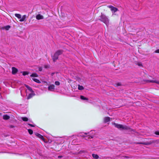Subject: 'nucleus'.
<instances>
[{"mask_svg":"<svg viewBox=\"0 0 159 159\" xmlns=\"http://www.w3.org/2000/svg\"><path fill=\"white\" fill-rule=\"evenodd\" d=\"M99 20L105 23L107 26L109 25V20L107 17L105 15L102 14L99 16Z\"/></svg>","mask_w":159,"mask_h":159,"instance_id":"obj_1","label":"nucleus"},{"mask_svg":"<svg viewBox=\"0 0 159 159\" xmlns=\"http://www.w3.org/2000/svg\"><path fill=\"white\" fill-rule=\"evenodd\" d=\"M62 52L63 51L61 50H58L56 52L52 57V59L54 61H55L58 59V56L61 54Z\"/></svg>","mask_w":159,"mask_h":159,"instance_id":"obj_2","label":"nucleus"},{"mask_svg":"<svg viewBox=\"0 0 159 159\" xmlns=\"http://www.w3.org/2000/svg\"><path fill=\"white\" fill-rule=\"evenodd\" d=\"M92 131L88 133H85L84 134H80V136L85 137V139H87L90 138H92L93 136L92 135H91Z\"/></svg>","mask_w":159,"mask_h":159,"instance_id":"obj_3","label":"nucleus"},{"mask_svg":"<svg viewBox=\"0 0 159 159\" xmlns=\"http://www.w3.org/2000/svg\"><path fill=\"white\" fill-rule=\"evenodd\" d=\"M145 81L147 83H156V84H159V81L157 80H145Z\"/></svg>","mask_w":159,"mask_h":159,"instance_id":"obj_4","label":"nucleus"},{"mask_svg":"<svg viewBox=\"0 0 159 159\" xmlns=\"http://www.w3.org/2000/svg\"><path fill=\"white\" fill-rule=\"evenodd\" d=\"M108 7L111 9V10L113 12H115L117 11L118 9L112 6L109 5L108 6Z\"/></svg>","mask_w":159,"mask_h":159,"instance_id":"obj_5","label":"nucleus"},{"mask_svg":"<svg viewBox=\"0 0 159 159\" xmlns=\"http://www.w3.org/2000/svg\"><path fill=\"white\" fill-rule=\"evenodd\" d=\"M55 89V86L53 84H51L49 86L48 90L51 91H53Z\"/></svg>","mask_w":159,"mask_h":159,"instance_id":"obj_6","label":"nucleus"},{"mask_svg":"<svg viewBox=\"0 0 159 159\" xmlns=\"http://www.w3.org/2000/svg\"><path fill=\"white\" fill-rule=\"evenodd\" d=\"M137 144H143L145 145H148L151 144V143L150 142H137L136 143Z\"/></svg>","mask_w":159,"mask_h":159,"instance_id":"obj_7","label":"nucleus"},{"mask_svg":"<svg viewBox=\"0 0 159 159\" xmlns=\"http://www.w3.org/2000/svg\"><path fill=\"white\" fill-rule=\"evenodd\" d=\"M18 70L15 67H12V73L14 75L16 74Z\"/></svg>","mask_w":159,"mask_h":159,"instance_id":"obj_8","label":"nucleus"},{"mask_svg":"<svg viewBox=\"0 0 159 159\" xmlns=\"http://www.w3.org/2000/svg\"><path fill=\"white\" fill-rule=\"evenodd\" d=\"M114 125H115V127L118 128V129H122V125L119 124H118L114 123Z\"/></svg>","mask_w":159,"mask_h":159,"instance_id":"obj_9","label":"nucleus"},{"mask_svg":"<svg viewBox=\"0 0 159 159\" xmlns=\"http://www.w3.org/2000/svg\"><path fill=\"white\" fill-rule=\"evenodd\" d=\"M121 129L124 130H129L130 129V128L129 127L126 125H122Z\"/></svg>","mask_w":159,"mask_h":159,"instance_id":"obj_10","label":"nucleus"},{"mask_svg":"<svg viewBox=\"0 0 159 159\" xmlns=\"http://www.w3.org/2000/svg\"><path fill=\"white\" fill-rule=\"evenodd\" d=\"M40 139H41L44 143H47L48 142V140L47 139H45L43 136L40 134Z\"/></svg>","mask_w":159,"mask_h":159,"instance_id":"obj_11","label":"nucleus"},{"mask_svg":"<svg viewBox=\"0 0 159 159\" xmlns=\"http://www.w3.org/2000/svg\"><path fill=\"white\" fill-rule=\"evenodd\" d=\"M110 120V118L108 117H106L104 119V121L105 123H107Z\"/></svg>","mask_w":159,"mask_h":159,"instance_id":"obj_12","label":"nucleus"},{"mask_svg":"<svg viewBox=\"0 0 159 159\" xmlns=\"http://www.w3.org/2000/svg\"><path fill=\"white\" fill-rule=\"evenodd\" d=\"M10 28V26L9 25H7L2 27V29L3 30H8Z\"/></svg>","mask_w":159,"mask_h":159,"instance_id":"obj_13","label":"nucleus"},{"mask_svg":"<svg viewBox=\"0 0 159 159\" xmlns=\"http://www.w3.org/2000/svg\"><path fill=\"white\" fill-rule=\"evenodd\" d=\"M29 94L27 97V99H30L34 95V94L33 92H31Z\"/></svg>","mask_w":159,"mask_h":159,"instance_id":"obj_14","label":"nucleus"},{"mask_svg":"<svg viewBox=\"0 0 159 159\" xmlns=\"http://www.w3.org/2000/svg\"><path fill=\"white\" fill-rule=\"evenodd\" d=\"M92 157L95 159H98L99 158L97 154H92Z\"/></svg>","mask_w":159,"mask_h":159,"instance_id":"obj_15","label":"nucleus"},{"mask_svg":"<svg viewBox=\"0 0 159 159\" xmlns=\"http://www.w3.org/2000/svg\"><path fill=\"white\" fill-rule=\"evenodd\" d=\"M26 18L25 15H24L22 17H21V18L20 20V21L21 22L25 20Z\"/></svg>","mask_w":159,"mask_h":159,"instance_id":"obj_16","label":"nucleus"},{"mask_svg":"<svg viewBox=\"0 0 159 159\" xmlns=\"http://www.w3.org/2000/svg\"><path fill=\"white\" fill-rule=\"evenodd\" d=\"M9 118H10L9 116L7 115H4L3 116V119L4 120H8V119H9Z\"/></svg>","mask_w":159,"mask_h":159,"instance_id":"obj_17","label":"nucleus"},{"mask_svg":"<svg viewBox=\"0 0 159 159\" xmlns=\"http://www.w3.org/2000/svg\"><path fill=\"white\" fill-rule=\"evenodd\" d=\"M15 16L16 17H17L18 19H20L21 17V15L19 14H15Z\"/></svg>","mask_w":159,"mask_h":159,"instance_id":"obj_18","label":"nucleus"},{"mask_svg":"<svg viewBox=\"0 0 159 159\" xmlns=\"http://www.w3.org/2000/svg\"><path fill=\"white\" fill-rule=\"evenodd\" d=\"M80 98L82 100H88V98H87L81 95L80 96Z\"/></svg>","mask_w":159,"mask_h":159,"instance_id":"obj_19","label":"nucleus"},{"mask_svg":"<svg viewBox=\"0 0 159 159\" xmlns=\"http://www.w3.org/2000/svg\"><path fill=\"white\" fill-rule=\"evenodd\" d=\"M32 80L35 82H37V83H40V81L39 80H38L37 79L35 78H32Z\"/></svg>","mask_w":159,"mask_h":159,"instance_id":"obj_20","label":"nucleus"},{"mask_svg":"<svg viewBox=\"0 0 159 159\" xmlns=\"http://www.w3.org/2000/svg\"><path fill=\"white\" fill-rule=\"evenodd\" d=\"M78 89L80 90H82L84 89V87L82 86L78 85Z\"/></svg>","mask_w":159,"mask_h":159,"instance_id":"obj_21","label":"nucleus"},{"mask_svg":"<svg viewBox=\"0 0 159 159\" xmlns=\"http://www.w3.org/2000/svg\"><path fill=\"white\" fill-rule=\"evenodd\" d=\"M22 119L23 120V121H27L28 120V118L26 117H22Z\"/></svg>","mask_w":159,"mask_h":159,"instance_id":"obj_22","label":"nucleus"},{"mask_svg":"<svg viewBox=\"0 0 159 159\" xmlns=\"http://www.w3.org/2000/svg\"><path fill=\"white\" fill-rule=\"evenodd\" d=\"M28 132L30 134H32L33 133V131L31 129H28Z\"/></svg>","mask_w":159,"mask_h":159,"instance_id":"obj_23","label":"nucleus"},{"mask_svg":"<svg viewBox=\"0 0 159 159\" xmlns=\"http://www.w3.org/2000/svg\"><path fill=\"white\" fill-rule=\"evenodd\" d=\"M31 77H36L37 76V75L36 73H33L30 75Z\"/></svg>","mask_w":159,"mask_h":159,"instance_id":"obj_24","label":"nucleus"},{"mask_svg":"<svg viewBox=\"0 0 159 159\" xmlns=\"http://www.w3.org/2000/svg\"><path fill=\"white\" fill-rule=\"evenodd\" d=\"M60 84V83L59 81H56L55 82V84L56 85H59Z\"/></svg>","mask_w":159,"mask_h":159,"instance_id":"obj_25","label":"nucleus"},{"mask_svg":"<svg viewBox=\"0 0 159 159\" xmlns=\"http://www.w3.org/2000/svg\"><path fill=\"white\" fill-rule=\"evenodd\" d=\"M132 130V131H133V132H134V134H135L136 135H139V134L138 132H135L134 130Z\"/></svg>","mask_w":159,"mask_h":159,"instance_id":"obj_26","label":"nucleus"},{"mask_svg":"<svg viewBox=\"0 0 159 159\" xmlns=\"http://www.w3.org/2000/svg\"><path fill=\"white\" fill-rule=\"evenodd\" d=\"M28 74V73L27 72L24 71L23 73V75H25Z\"/></svg>","mask_w":159,"mask_h":159,"instance_id":"obj_27","label":"nucleus"},{"mask_svg":"<svg viewBox=\"0 0 159 159\" xmlns=\"http://www.w3.org/2000/svg\"><path fill=\"white\" fill-rule=\"evenodd\" d=\"M28 89L29 91H30V92H33L32 89L31 87H30Z\"/></svg>","mask_w":159,"mask_h":159,"instance_id":"obj_28","label":"nucleus"},{"mask_svg":"<svg viewBox=\"0 0 159 159\" xmlns=\"http://www.w3.org/2000/svg\"><path fill=\"white\" fill-rule=\"evenodd\" d=\"M36 19H37V20H40V14H38V15L36 16Z\"/></svg>","mask_w":159,"mask_h":159,"instance_id":"obj_29","label":"nucleus"},{"mask_svg":"<svg viewBox=\"0 0 159 159\" xmlns=\"http://www.w3.org/2000/svg\"><path fill=\"white\" fill-rule=\"evenodd\" d=\"M155 134L157 135H159V131H156L155 132Z\"/></svg>","mask_w":159,"mask_h":159,"instance_id":"obj_30","label":"nucleus"},{"mask_svg":"<svg viewBox=\"0 0 159 159\" xmlns=\"http://www.w3.org/2000/svg\"><path fill=\"white\" fill-rule=\"evenodd\" d=\"M35 135L38 136V137L39 138H40V134L38 133H36Z\"/></svg>","mask_w":159,"mask_h":159,"instance_id":"obj_31","label":"nucleus"},{"mask_svg":"<svg viewBox=\"0 0 159 159\" xmlns=\"http://www.w3.org/2000/svg\"><path fill=\"white\" fill-rule=\"evenodd\" d=\"M44 67L45 68H49V66L48 65H46L44 66Z\"/></svg>","mask_w":159,"mask_h":159,"instance_id":"obj_32","label":"nucleus"},{"mask_svg":"<svg viewBox=\"0 0 159 159\" xmlns=\"http://www.w3.org/2000/svg\"><path fill=\"white\" fill-rule=\"evenodd\" d=\"M155 52L156 53H159V49L156 50Z\"/></svg>","mask_w":159,"mask_h":159,"instance_id":"obj_33","label":"nucleus"},{"mask_svg":"<svg viewBox=\"0 0 159 159\" xmlns=\"http://www.w3.org/2000/svg\"><path fill=\"white\" fill-rule=\"evenodd\" d=\"M121 85V83H118L116 84V85L117 86H120Z\"/></svg>","mask_w":159,"mask_h":159,"instance_id":"obj_34","label":"nucleus"},{"mask_svg":"<svg viewBox=\"0 0 159 159\" xmlns=\"http://www.w3.org/2000/svg\"><path fill=\"white\" fill-rule=\"evenodd\" d=\"M28 125H30L31 127H34V125L32 124H29Z\"/></svg>","mask_w":159,"mask_h":159,"instance_id":"obj_35","label":"nucleus"},{"mask_svg":"<svg viewBox=\"0 0 159 159\" xmlns=\"http://www.w3.org/2000/svg\"><path fill=\"white\" fill-rule=\"evenodd\" d=\"M62 156H59L58 157L59 158H61L62 157Z\"/></svg>","mask_w":159,"mask_h":159,"instance_id":"obj_36","label":"nucleus"},{"mask_svg":"<svg viewBox=\"0 0 159 159\" xmlns=\"http://www.w3.org/2000/svg\"><path fill=\"white\" fill-rule=\"evenodd\" d=\"M25 86L28 89L30 87L27 85H25Z\"/></svg>","mask_w":159,"mask_h":159,"instance_id":"obj_37","label":"nucleus"},{"mask_svg":"<svg viewBox=\"0 0 159 159\" xmlns=\"http://www.w3.org/2000/svg\"><path fill=\"white\" fill-rule=\"evenodd\" d=\"M43 18V16H42L40 15V19H42Z\"/></svg>","mask_w":159,"mask_h":159,"instance_id":"obj_38","label":"nucleus"},{"mask_svg":"<svg viewBox=\"0 0 159 159\" xmlns=\"http://www.w3.org/2000/svg\"><path fill=\"white\" fill-rule=\"evenodd\" d=\"M54 73H52V74H51V75L52 76H53V75L54 74Z\"/></svg>","mask_w":159,"mask_h":159,"instance_id":"obj_39","label":"nucleus"},{"mask_svg":"<svg viewBox=\"0 0 159 159\" xmlns=\"http://www.w3.org/2000/svg\"><path fill=\"white\" fill-rule=\"evenodd\" d=\"M72 137V136H70L69 137V138H71Z\"/></svg>","mask_w":159,"mask_h":159,"instance_id":"obj_40","label":"nucleus"},{"mask_svg":"<svg viewBox=\"0 0 159 159\" xmlns=\"http://www.w3.org/2000/svg\"><path fill=\"white\" fill-rule=\"evenodd\" d=\"M40 71H41V70H42V69H41V67H40Z\"/></svg>","mask_w":159,"mask_h":159,"instance_id":"obj_41","label":"nucleus"}]
</instances>
